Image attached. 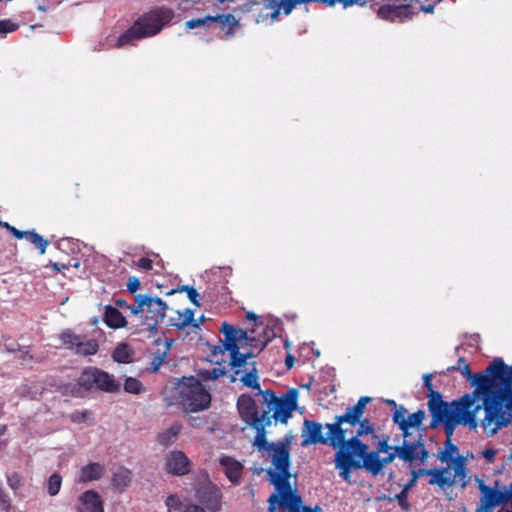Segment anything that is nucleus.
Wrapping results in <instances>:
<instances>
[{
  "label": "nucleus",
  "instance_id": "11",
  "mask_svg": "<svg viewBox=\"0 0 512 512\" xmlns=\"http://www.w3.org/2000/svg\"><path fill=\"white\" fill-rule=\"evenodd\" d=\"M221 332L225 336V349L230 352V365L235 369V374H239V368L246 365L248 358L254 357L251 352L241 353L242 342L247 341V333L241 329H236L232 325L224 322L221 326Z\"/></svg>",
  "mask_w": 512,
  "mask_h": 512
},
{
  "label": "nucleus",
  "instance_id": "21",
  "mask_svg": "<svg viewBox=\"0 0 512 512\" xmlns=\"http://www.w3.org/2000/svg\"><path fill=\"white\" fill-rule=\"evenodd\" d=\"M219 463L223 467L227 478L231 482L237 483L242 475L243 465L236 459L229 456H222L219 459Z\"/></svg>",
  "mask_w": 512,
  "mask_h": 512
},
{
  "label": "nucleus",
  "instance_id": "42",
  "mask_svg": "<svg viewBox=\"0 0 512 512\" xmlns=\"http://www.w3.org/2000/svg\"><path fill=\"white\" fill-rule=\"evenodd\" d=\"M18 29V25L9 19L0 20V34H7Z\"/></svg>",
  "mask_w": 512,
  "mask_h": 512
},
{
  "label": "nucleus",
  "instance_id": "63",
  "mask_svg": "<svg viewBox=\"0 0 512 512\" xmlns=\"http://www.w3.org/2000/svg\"><path fill=\"white\" fill-rule=\"evenodd\" d=\"M0 225H2L3 227H5L6 229H8L11 225L7 222H0Z\"/></svg>",
  "mask_w": 512,
  "mask_h": 512
},
{
  "label": "nucleus",
  "instance_id": "12",
  "mask_svg": "<svg viewBox=\"0 0 512 512\" xmlns=\"http://www.w3.org/2000/svg\"><path fill=\"white\" fill-rule=\"evenodd\" d=\"M471 480L468 475L465 458H458L455 464L443 468H435L434 478H430L429 484L437 485L442 489L459 484L466 488Z\"/></svg>",
  "mask_w": 512,
  "mask_h": 512
},
{
  "label": "nucleus",
  "instance_id": "39",
  "mask_svg": "<svg viewBox=\"0 0 512 512\" xmlns=\"http://www.w3.org/2000/svg\"><path fill=\"white\" fill-rule=\"evenodd\" d=\"M394 448H395V446L394 447L391 446L388 442V439H382L381 441H379V443L377 445V450L370 451V453H377V456H380L379 455L380 453H384L387 456L390 452L394 451ZM367 453H369L368 450H367Z\"/></svg>",
  "mask_w": 512,
  "mask_h": 512
},
{
  "label": "nucleus",
  "instance_id": "51",
  "mask_svg": "<svg viewBox=\"0 0 512 512\" xmlns=\"http://www.w3.org/2000/svg\"><path fill=\"white\" fill-rule=\"evenodd\" d=\"M16 357L21 361L22 364H26L32 359V356L29 355V353L27 351H22V350H19L16 353Z\"/></svg>",
  "mask_w": 512,
  "mask_h": 512
},
{
  "label": "nucleus",
  "instance_id": "18",
  "mask_svg": "<svg viewBox=\"0 0 512 512\" xmlns=\"http://www.w3.org/2000/svg\"><path fill=\"white\" fill-rule=\"evenodd\" d=\"M331 437L332 434L328 430L327 436L323 434V426L314 421L305 420L304 428L302 430V446H307L310 444H329L331 446Z\"/></svg>",
  "mask_w": 512,
  "mask_h": 512
},
{
  "label": "nucleus",
  "instance_id": "41",
  "mask_svg": "<svg viewBox=\"0 0 512 512\" xmlns=\"http://www.w3.org/2000/svg\"><path fill=\"white\" fill-rule=\"evenodd\" d=\"M165 504L168 512H174L180 507L179 497L175 494H171L166 498Z\"/></svg>",
  "mask_w": 512,
  "mask_h": 512
},
{
  "label": "nucleus",
  "instance_id": "30",
  "mask_svg": "<svg viewBox=\"0 0 512 512\" xmlns=\"http://www.w3.org/2000/svg\"><path fill=\"white\" fill-rule=\"evenodd\" d=\"M225 374V368L221 367L220 364L217 367H214L212 370L200 369L198 371V375L202 380H216L219 377L224 376Z\"/></svg>",
  "mask_w": 512,
  "mask_h": 512
},
{
  "label": "nucleus",
  "instance_id": "6",
  "mask_svg": "<svg viewBox=\"0 0 512 512\" xmlns=\"http://www.w3.org/2000/svg\"><path fill=\"white\" fill-rule=\"evenodd\" d=\"M474 481L479 490L477 512H492L500 505L512 500V482L495 479L486 483L483 477L475 476Z\"/></svg>",
  "mask_w": 512,
  "mask_h": 512
},
{
  "label": "nucleus",
  "instance_id": "25",
  "mask_svg": "<svg viewBox=\"0 0 512 512\" xmlns=\"http://www.w3.org/2000/svg\"><path fill=\"white\" fill-rule=\"evenodd\" d=\"M437 458L441 463H448L449 461H452L453 464H455V460L462 457L459 456L458 447L453 444L450 439H447L444 449L438 452Z\"/></svg>",
  "mask_w": 512,
  "mask_h": 512
},
{
  "label": "nucleus",
  "instance_id": "59",
  "mask_svg": "<svg viewBox=\"0 0 512 512\" xmlns=\"http://www.w3.org/2000/svg\"><path fill=\"white\" fill-rule=\"evenodd\" d=\"M0 502L4 504L6 508L9 507V499L2 491H0Z\"/></svg>",
  "mask_w": 512,
  "mask_h": 512
},
{
  "label": "nucleus",
  "instance_id": "37",
  "mask_svg": "<svg viewBox=\"0 0 512 512\" xmlns=\"http://www.w3.org/2000/svg\"><path fill=\"white\" fill-rule=\"evenodd\" d=\"M377 14L380 18L393 21L397 16V10L389 5L381 6Z\"/></svg>",
  "mask_w": 512,
  "mask_h": 512
},
{
  "label": "nucleus",
  "instance_id": "34",
  "mask_svg": "<svg viewBox=\"0 0 512 512\" xmlns=\"http://www.w3.org/2000/svg\"><path fill=\"white\" fill-rule=\"evenodd\" d=\"M69 419L73 423H85L87 421H90L93 419V414L89 410H81V411H75L69 415Z\"/></svg>",
  "mask_w": 512,
  "mask_h": 512
},
{
  "label": "nucleus",
  "instance_id": "48",
  "mask_svg": "<svg viewBox=\"0 0 512 512\" xmlns=\"http://www.w3.org/2000/svg\"><path fill=\"white\" fill-rule=\"evenodd\" d=\"M497 451L493 448H487L480 452L481 456L488 462H492L496 456Z\"/></svg>",
  "mask_w": 512,
  "mask_h": 512
},
{
  "label": "nucleus",
  "instance_id": "15",
  "mask_svg": "<svg viewBox=\"0 0 512 512\" xmlns=\"http://www.w3.org/2000/svg\"><path fill=\"white\" fill-rule=\"evenodd\" d=\"M237 408L246 424L257 432L256 424L263 425V431L271 424L269 412L258 413L256 401L249 395H241L237 401Z\"/></svg>",
  "mask_w": 512,
  "mask_h": 512
},
{
  "label": "nucleus",
  "instance_id": "46",
  "mask_svg": "<svg viewBox=\"0 0 512 512\" xmlns=\"http://www.w3.org/2000/svg\"><path fill=\"white\" fill-rule=\"evenodd\" d=\"M126 286H127V290L130 293H135L136 291H138L140 289L141 285H140V281L137 277L131 276V277H129Z\"/></svg>",
  "mask_w": 512,
  "mask_h": 512
},
{
  "label": "nucleus",
  "instance_id": "45",
  "mask_svg": "<svg viewBox=\"0 0 512 512\" xmlns=\"http://www.w3.org/2000/svg\"><path fill=\"white\" fill-rule=\"evenodd\" d=\"M165 358H166V351H164L162 353H156L153 357V360L150 363V369L153 372H157Z\"/></svg>",
  "mask_w": 512,
  "mask_h": 512
},
{
  "label": "nucleus",
  "instance_id": "57",
  "mask_svg": "<svg viewBox=\"0 0 512 512\" xmlns=\"http://www.w3.org/2000/svg\"><path fill=\"white\" fill-rule=\"evenodd\" d=\"M421 11L425 13H432L434 11V4L422 5Z\"/></svg>",
  "mask_w": 512,
  "mask_h": 512
},
{
  "label": "nucleus",
  "instance_id": "40",
  "mask_svg": "<svg viewBox=\"0 0 512 512\" xmlns=\"http://www.w3.org/2000/svg\"><path fill=\"white\" fill-rule=\"evenodd\" d=\"M395 499L398 501L399 506L404 511H409L410 505L408 503V487H405L399 494H397Z\"/></svg>",
  "mask_w": 512,
  "mask_h": 512
},
{
  "label": "nucleus",
  "instance_id": "60",
  "mask_svg": "<svg viewBox=\"0 0 512 512\" xmlns=\"http://www.w3.org/2000/svg\"><path fill=\"white\" fill-rule=\"evenodd\" d=\"M246 319L249 320V321H256L257 315L254 314L253 312H247L246 313Z\"/></svg>",
  "mask_w": 512,
  "mask_h": 512
},
{
  "label": "nucleus",
  "instance_id": "38",
  "mask_svg": "<svg viewBox=\"0 0 512 512\" xmlns=\"http://www.w3.org/2000/svg\"><path fill=\"white\" fill-rule=\"evenodd\" d=\"M359 428L357 431V434L353 436L352 438H357L358 440L360 436L367 435L373 433L374 429L368 419L360 420Z\"/></svg>",
  "mask_w": 512,
  "mask_h": 512
},
{
  "label": "nucleus",
  "instance_id": "43",
  "mask_svg": "<svg viewBox=\"0 0 512 512\" xmlns=\"http://www.w3.org/2000/svg\"><path fill=\"white\" fill-rule=\"evenodd\" d=\"M181 291H186L187 292V297L189 298V300L196 306H200V303H199V293L197 292V290L193 287H189V286H182Z\"/></svg>",
  "mask_w": 512,
  "mask_h": 512
},
{
  "label": "nucleus",
  "instance_id": "4",
  "mask_svg": "<svg viewBox=\"0 0 512 512\" xmlns=\"http://www.w3.org/2000/svg\"><path fill=\"white\" fill-rule=\"evenodd\" d=\"M428 407L432 416L431 427L443 423L448 439L458 425L474 431L482 428V418L477 417L478 413L458 399L447 403L442 400L440 393H433Z\"/></svg>",
  "mask_w": 512,
  "mask_h": 512
},
{
  "label": "nucleus",
  "instance_id": "44",
  "mask_svg": "<svg viewBox=\"0 0 512 512\" xmlns=\"http://www.w3.org/2000/svg\"><path fill=\"white\" fill-rule=\"evenodd\" d=\"M434 473H435V468L434 469L420 468L418 470H413L411 483L416 482V480L422 476H430V478H434Z\"/></svg>",
  "mask_w": 512,
  "mask_h": 512
},
{
  "label": "nucleus",
  "instance_id": "16",
  "mask_svg": "<svg viewBox=\"0 0 512 512\" xmlns=\"http://www.w3.org/2000/svg\"><path fill=\"white\" fill-rule=\"evenodd\" d=\"M60 340L68 349L84 356L96 354L99 348L95 340L88 339L82 335H76L70 330L62 332L60 334Z\"/></svg>",
  "mask_w": 512,
  "mask_h": 512
},
{
  "label": "nucleus",
  "instance_id": "29",
  "mask_svg": "<svg viewBox=\"0 0 512 512\" xmlns=\"http://www.w3.org/2000/svg\"><path fill=\"white\" fill-rule=\"evenodd\" d=\"M26 238L35 245L39 250L40 254H44L49 242L44 239L40 234L36 233L35 230L28 231Z\"/></svg>",
  "mask_w": 512,
  "mask_h": 512
},
{
  "label": "nucleus",
  "instance_id": "24",
  "mask_svg": "<svg viewBox=\"0 0 512 512\" xmlns=\"http://www.w3.org/2000/svg\"><path fill=\"white\" fill-rule=\"evenodd\" d=\"M132 480V473L125 467H118L114 470L112 476L113 486L119 490L125 489Z\"/></svg>",
  "mask_w": 512,
  "mask_h": 512
},
{
  "label": "nucleus",
  "instance_id": "10",
  "mask_svg": "<svg viewBox=\"0 0 512 512\" xmlns=\"http://www.w3.org/2000/svg\"><path fill=\"white\" fill-rule=\"evenodd\" d=\"M135 305L128 306L132 315L147 313L143 325L149 332L157 329L158 323L163 321L166 316L167 304L159 297H152L147 294H138L135 297Z\"/></svg>",
  "mask_w": 512,
  "mask_h": 512
},
{
  "label": "nucleus",
  "instance_id": "31",
  "mask_svg": "<svg viewBox=\"0 0 512 512\" xmlns=\"http://www.w3.org/2000/svg\"><path fill=\"white\" fill-rule=\"evenodd\" d=\"M240 380L245 386L252 388V389H257L260 391L257 370L255 367H252L251 370L247 371L244 375H242Z\"/></svg>",
  "mask_w": 512,
  "mask_h": 512
},
{
  "label": "nucleus",
  "instance_id": "9",
  "mask_svg": "<svg viewBox=\"0 0 512 512\" xmlns=\"http://www.w3.org/2000/svg\"><path fill=\"white\" fill-rule=\"evenodd\" d=\"M181 404L187 411L198 412L207 409L211 402L209 392L194 377L184 378L177 385Z\"/></svg>",
  "mask_w": 512,
  "mask_h": 512
},
{
  "label": "nucleus",
  "instance_id": "7",
  "mask_svg": "<svg viewBox=\"0 0 512 512\" xmlns=\"http://www.w3.org/2000/svg\"><path fill=\"white\" fill-rule=\"evenodd\" d=\"M92 388L108 393H116L120 390V383L103 370L88 368L81 373L76 384H71L65 388V392H69L75 397H83Z\"/></svg>",
  "mask_w": 512,
  "mask_h": 512
},
{
  "label": "nucleus",
  "instance_id": "49",
  "mask_svg": "<svg viewBox=\"0 0 512 512\" xmlns=\"http://www.w3.org/2000/svg\"><path fill=\"white\" fill-rule=\"evenodd\" d=\"M136 265L138 268L148 271V270L152 269V260H150L149 258L143 257L137 261Z\"/></svg>",
  "mask_w": 512,
  "mask_h": 512
},
{
  "label": "nucleus",
  "instance_id": "1",
  "mask_svg": "<svg viewBox=\"0 0 512 512\" xmlns=\"http://www.w3.org/2000/svg\"><path fill=\"white\" fill-rule=\"evenodd\" d=\"M425 416L423 410H417L407 415L406 408L396 407L392 419L402 432L403 442L401 445L395 446L394 451L384 457L377 456V453H367L365 443L357 438H350L346 447L336 457V469L339 470V475L345 481L350 482L354 469L365 468L376 476L396 457L410 465L424 464L429 458V452L424 444L425 430L421 427Z\"/></svg>",
  "mask_w": 512,
  "mask_h": 512
},
{
  "label": "nucleus",
  "instance_id": "56",
  "mask_svg": "<svg viewBox=\"0 0 512 512\" xmlns=\"http://www.w3.org/2000/svg\"><path fill=\"white\" fill-rule=\"evenodd\" d=\"M28 231H20L18 229L14 230L13 236L17 239H22L27 236Z\"/></svg>",
  "mask_w": 512,
  "mask_h": 512
},
{
  "label": "nucleus",
  "instance_id": "32",
  "mask_svg": "<svg viewBox=\"0 0 512 512\" xmlns=\"http://www.w3.org/2000/svg\"><path fill=\"white\" fill-rule=\"evenodd\" d=\"M62 486V477L58 473L52 474L47 480V492L50 496H56Z\"/></svg>",
  "mask_w": 512,
  "mask_h": 512
},
{
  "label": "nucleus",
  "instance_id": "33",
  "mask_svg": "<svg viewBox=\"0 0 512 512\" xmlns=\"http://www.w3.org/2000/svg\"><path fill=\"white\" fill-rule=\"evenodd\" d=\"M124 390L127 393L140 394L141 392H143L144 388H143L142 383L138 379L133 378V377H128V378H126L125 383H124Z\"/></svg>",
  "mask_w": 512,
  "mask_h": 512
},
{
  "label": "nucleus",
  "instance_id": "53",
  "mask_svg": "<svg viewBox=\"0 0 512 512\" xmlns=\"http://www.w3.org/2000/svg\"><path fill=\"white\" fill-rule=\"evenodd\" d=\"M300 512H323V510L320 506H315V507L311 508L308 506H303L301 504Z\"/></svg>",
  "mask_w": 512,
  "mask_h": 512
},
{
  "label": "nucleus",
  "instance_id": "20",
  "mask_svg": "<svg viewBox=\"0 0 512 512\" xmlns=\"http://www.w3.org/2000/svg\"><path fill=\"white\" fill-rule=\"evenodd\" d=\"M78 512H104L103 502L97 492L88 490L78 499Z\"/></svg>",
  "mask_w": 512,
  "mask_h": 512
},
{
  "label": "nucleus",
  "instance_id": "26",
  "mask_svg": "<svg viewBox=\"0 0 512 512\" xmlns=\"http://www.w3.org/2000/svg\"><path fill=\"white\" fill-rule=\"evenodd\" d=\"M181 430V424L174 423L164 432L159 435V442L164 446H169L174 443L179 432Z\"/></svg>",
  "mask_w": 512,
  "mask_h": 512
},
{
  "label": "nucleus",
  "instance_id": "2",
  "mask_svg": "<svg viewBox=\"0 0 512 512\" xmlns=\"http://www.w3.org/2000/svg\"><path fill=\"white\" fill-rule=\"evenodd\" d=\"M474 390L458 400L476 411H484L482 430L488 436L512 422V366H507L500 358L494 359L485 373L472 375L468 380Z\"/></svg>",
  "mask_w": 512,
  "mask_h": 512
},
{
  "label": "nucleus",
  "instance_id": "13",
  "mask_svg": "<svg viewBox=\"0 0 512 512\" xmlns=\"http://www.w3.org/2000/svg\"><path fill=\"white\" fill-rule=\"evenodd\" d=\"M262 394L264 399L269 402V416L276 422L286 423L297 406V390H289L281 398H277L270 390L262 392Z\"/></svg>",
  "mask_w": 512,
  "mask_h": 512
},
{
  "label": "nucleus",
  "instance_id": "61",
  "mask_svg": "<svg viewBox=\"0 0 512 512\" xmlns=\"http://www.w3.org/2000/svg\"><path fill=\"white\" fill-rule=\"evenodd\" d=\"M294 364V358L291 355H288L286 358V365L288 368H291Z\"/></svg>",
  "mask_w": 512,
  "mask_h": 512
},
{
  "label": "nucleus",
  "instance_id": "52",
  "mask_svg": "<svg viewBox=\"0 0 512 512\" xmlns=\"http://www.w3.org/2000/svg\"><path fill=\"white\" fill-rule=\"evenodd\" d=\"M183 512H205L204 508L199 506V505H195V504H189L185 507V509L183 510Z\"/></svg>",
  "mask_w": 512,
  "mask_h": 512
},
{
  "label": "nucleus",
  "instance_id": "28",
  "mask_svg": "<svg viewBox=\"0 0 512 512\" xmlns=\"http://www.w3.org/2000/svg\"><path fill=\"white\" fill-rule=\"evenodd\" d=\"M113 359L119 363H129L132 361L131 349L127 344L118 345L113 352Z\"/></svg>",
  "mask_w": 512,
  "mask_h": 512
},
{
  "label": "nucleus",
  "instance_id": "3",
  "mask_svg": "<svg viewBox=\"0 0 512 512\" xmlns=\"http://www.w3.org/2000/svg\"><path fill=\"white\" fill-rule=\"evenodd\" d=\"M257 434L253 446L257 448L262 456L270 461L271 465L267 471L270 483L275 487L269 499V512H277V505L287 507L290 512H300L301 497L293 490L290 484V445L292 436L285 435L277 442L269 443L266 439V431H263L262 424H256Z\"/></svg>",
  "mask_w": 512,
  "mask_h": 512
},
{
  "label": "nucleus",
  "instance_id": "27",
  "mask_svg": "<svg viewBox=\"0 0 512 512\" xmlns=\"http://www.w3.org/2000/svg\"><path fill=\"white\" fill-rule=\"evenodd\" d=\"M194 320V311L186 308L183 311H177V317L172 318V325L178 328H185Z\"/></svg>",
  "mask_w": 512,
  "mask_h": 512
},
{
  "label": "nucleus",
  "instance_id": "19",
  "mask_svg": "<svg viewBox=\"0 0 512 512\" xmlns=\"http://www.w3.org/2000/svg\"><path fill=\"white\" fill-rule=\"evenodd\" d=\"M165 465L167 471L176 476L185 475L191 470V461L181 450H173L167 453Z\"/></svg>",
  "mask_w": 512,
  "mask_h": 512
},
{
  "label": "nucleus",
  "instance_id": "22",
  "mask_svg": "<svg viewBox=\"0 0 512 512\" xmlns=\"http://www.w3.org/2000/svg\"><path fill=\"white\" fill-rule=\"evenodd\" d=\"M104 322L109 328L112 329L124 328L128 324L122 313L118 311L116 307L111 305L105 306Z\"/></svg>",
  "mask_w": 512,
  "mask_h": 512
},
{
  "label": "nucleus",
  "instance_id": "36",
  "mask_svg": "<svg viewBox=\"0 0 512 512\" xmlns=\"http://www.w3.org/2000/svg\"><path fill=\"white\" fill-rule=\"evenodd\" d=\"M7 484L12 490L16 491L23 486V477L19 473L14 472L7 476Z\"/></svg>",
  "mask_w": 512,
  "mask_h": 512
},
{
  "label": "nucleus",
  "instance_id": "35",
  "mask_svg": "<svg viewBox=\"0 0 512 512\" xmlns=\"http://www.w3.org/2000/svg\"><path fill=\"white\" fill-rule=\"evenodd\" d=\"M448 370H460L462 372L463 376L467 380H471L472 379V373H471V370L469 368V365L466 363V361H465V359L463 357H460L458 359V362H457L456 366L450 367V368H448Z\"/></svg>",
  "mask_w": 512,
  "mask_h": 512
},
{
  "label": "nucleus",
  "instance_id": "17",
  "mask_svg": "<svg viewBox=\"0 0 512 512\" xmlns=\"http://www.w3.org/2000/svg\"><path fill=\"white\" fill-rule=\"evenodd\" d=\"M196 498L207 509L218 511L221 507V491L210 481H204L196 489Z\"/></svg>",
  "mask_w": 512,
  "mask_h": 512
},
{
  "label": "nucleus",
  "instance_id": "50",
  "mask_svg": "<svg viewBox=\"0 0 512 512\" xmlns=\"http://www.w3.org/2000/svg\"><path fill=\"white\" fill-rule=\"evenodd\" d=\"M423 382L424 386L430 391V397H432L433 393H436L432 388V375L429 373H426L423 375ZM431 398H429L430 400Z\"/></svg>",
  "mask_w": 512,
  "mask_h": 512
},
{
  "label": "nucleus",
  "instance_id": "58",
  "mask_svg": "<svg viewBox=\"0 0 512 512\" xmlns=\"http://www.w3.org/2000/svg\"><path fill=\"white\" fill-rule=\"evenodd\" d=\"M128 306L129 305L127 304V302L124 299H117V300H115V307L116 308L117 307H120V308L125 307V308L128 309Z\"/></svg>",
  "mask_w": 512,
  "mask_h": 512
},
{
  "label": "nucleus",
  "instance_id": "47",
  "mask_svg": "<svg viewBox=\"0 0 512 512\" xmlns=\"http://www.w3.org/2000/svg\"><path fill=\"white\" fill-rule=\"evenodd\" d=\"M503 468L512 471V453L508 454L502 464ZM498 512H512V507L502 508Z\"/></svg>",
  "mask_w": 512,
  "mask_h": 512
},
{
  "label": "nucleus",
  "instance_id": "14",
  "mask_svg": "<svg viewBox=\"0 0 512 512\" xmlns=\"http://www.w3.org/2000/svg\"><path fill=\"white\" fill-rule=\"evenodd\" d=\"M240 19L232 14H217L215 16H205L203 18H194L185 23L186 29H194L197 27H208L213 23H217L221 30L224 31V39L232 38L239 26Z\"/></svg>",
  "mask_w": 512,
  "mask_h": 512
},
{
  "label": "nucleus",
  "instance_id": "54",
  "mask_svg": "<svg viewBox=\"0 0 512 512\" xmlns=\"http://www.w3.org/2000/svg\"><path fill=\"white\" fill-rule=\"evenodd\" d=\"M19 393L22 396H28L30 398H34L37 395V392H29L26 386L19 389Z\"/></svg>",
  "mask_w": 512,
  "mask_h": 512
},
{
  "label": "nucleus",
  "instance_id": "64",
  "mask_svg": "<svg viewBox=\"0 0 512 512\" xmlns=\"http://www.w3.org/2000/svg\"><path fill=\"white\" fill-rule=\"evenodd\" d=\"M284 509H288L287 507H280L277 505V512H283Z\"/></svg>",
  "mask_w": 512,
  "mask_h": 512
},
{
  "label": "nucleus",
  "instance_id": "8",
  "mask_svg": "<svg viewBox=\"0 0 512 512\" xmlns=\"http://www.w3.org/2000/svg\"><path fill=\"white\" fill-rule=\"evenodd\" d=\"M371 398L367 396L360 397L358 402L352 406L347 408L346 412L343 415L335 416L333 423H328L325 425L326 429L329 430L332 434L331 437V446L333 448H338L335 453V458L337 454L348 444V439H346L347 430L343 428V424L347 423L352 426L357 425L363 414L365 406L370 402ZM336 462V459L334 460Z\"/></svg>",
  "mask_w": 512,
  "mask_h": 512
},
{
  "label": "nucleus",
  "instance_id": "62",
  "mask_svg": "<svg viewBox=\"0 0 512 512\" xmlns=\"http://www.w3.org/2000/svg\"><path fill=\"white\" fill-rule=\"evenodd\" d=\"M38 10L45 12L47 10V7L44 5H39Z\"/></svg>",
  "mask_w": 512,
  "mask_h": 512
},
{
  "label": "nucleus",
  "instance_id": "55",
  "mask_svg": "<svg viewBox=\"0 0 512 512\" xmlns=\"http://www.w3.org/2000/svg\"><path fill=\"white\" fill-rule=\"evenodd\" d=\"M52 267H53V269H55L56 271H58V272H62V271H64V270L68 269V268H69V265H68V264H64V263H62V264H60V263H52Z\"/></svg>",
  "mask_w": 512,
  "mask_h": 512
},
{
  "label": "nucleus",
  "instance_id": "5",
  "mask_svg": "<svg viewBox=\"0 0 512 512\" xmlns=\"http://www.w3.org/2000/svg\"><path fill=\"white\" fill-rule=\"evenodd\" d=\"M173 18L167 8L152 10L139 17L134 24L117 39V46L133 45L135 42L157 35Z\"/></svg>",
  "mask_w": 512,
  "mask_h": 512
},
{
  "label": "nucleus",
  "instance_id": "23",
  "mask_svg": "<svg viewBox=\"0 0 512 512\" xmlns=\"http://www.w3.org/2000/svg\"><path fill=\"white\" fill-rule=\"evenodd\" d=\"M105 473V467L100 463H90L81 468L78 481L90 482L100 479Z\"/></svg>",
  "mask_w": 512,
  "mask_h": 512
}]
</instances>
